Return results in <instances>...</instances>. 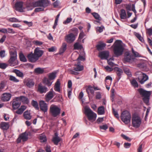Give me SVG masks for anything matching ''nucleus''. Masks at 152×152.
<instances>
[{"instance_id":"nucleus-9","label":"nucleus","mask_w":152,"mask_h":152,"mask_svg":"<svg viewBox=\"0 0 152 152\" xmlns=\"http://www.w3.org/2000/svg\"><path fill=\"white\" fill-rule=\"evenodd\" d=\"M43 2H44L42 1H30L27 4L26 9L28 11L32 10L34 8L38 6H43L41 4ZM43 6H44L43 5Z\"/></svg>"},{"instance_id":"nucleus-13","label":"nucleus","mask_w":152,"mask_h":152,"mask_svg":"<svg viewBox=\"0 0 152 152\" xmlns=\"http://www.w3.org/2000/svg\"><path fill=\"white\" fill-rule=\"evenodd\" d=\"M135 58L133 55H130L129 52L125 53L124 60L126 62L132 63L134 61Z\"/></svg>"},{"instance_id":"nucleus-52","label":"nucleus","mask_w":152,"mask_h":152,"mask_svg":"<svg viewBox=\"0 0 152 152\" xmlns=\"http://www.w3.org/2000/svg\"><path fill=\"white\" fill-rule=\"evenodd\" d=\"M72 18H68L66 20L63 22V23L64 24H67L72 21Z\"/></svg>"},{"instance_id":"nucleus-34","label":"nucleus","mask_w":152,"mask_h":152,"mask_svg":"<svg viewBox=\"0 0 152 152\" xmlns=\"http://www.w3.org/2000/svg\"><path fill=\"white\" fill-rule=\"evenodd\" d=\"M26 107L24 105H22L16 111V113L18 114H22L24 110L26 109Z\"/></svg>"},{"instance_id":"nucleus-45","label":"nucleus","mask_w":152,"mask_h":152,"mask_svg":"<svg viewBox=\"0 0 152 152\" xmlns=\"http://www.w3.org/2000/svg\"><path fill=\"white\" fill-rule=\"evenodd\" d=\"M91 14L96 19L101 20V18L98 13L95 12H94L92 13Z\"/></svg>"},{"instance_id":"nucleus-44","label":"nucleus","mask_w":152,"mask_h":152,"mask_svg":"<svg viewBox=\"0 0 152 152\" xmlns=\"http://www.w3.org/2000/svg\"><path fill=\"white\" fill-rule=\"evenodd\" d=\"M39 139L41 142H45L47 140L46 136L42 134H41L40 135Z\"/></svg>"},{"instance_id":"nucleus-14","label":"nucleus","mask_w":152,"mask_h":152,"mask_svg":"<svg viewBox=\"0 0 152 152\" xmlns=\"http://www.w3.org/2000/svg\"><path fill=\"white\" fill-rule=\"evenodd\" d=\"M28 134L26 132H25L19 135V137L17 140V143H20L22 140L23 142L27 141L28 139Z\"/></svg>"},{"instance_id":"nucleus-55","label":"nucleus","mask_w":152,"mask_h":152,"mask_svg":"<svg viewBox=\"0 0 152 152\" xmlns=\"http://www.w3.org/2000/svg\"><path fill=\"white\" fill-rule=\"evenodd\" d=\"M5 86V82L4 81H2L0 83V91H2L4 89Z\"/></svg>"},{"instance_id":"nucleus-39","label":"nucleus","mask_w":152,"mask_h":152,"mask_svg":"<svg viewBox=\"0 0 152 152\" xmlns=\"http://www.w3.org/2000/svg\"><path fill=\"white\" fill-rule=\"evenodd\" d=\"M82 48V46L78 42L75 43L74 45V49L75 50H81Z\"/></svg>"},{"instance_id":"nucleus-53","label":"nucleus","mask_w":152,"mask_h":152,"mask_svg":"<svg viewBox=\"0 0 152 152\" xmlns=\"http://www.w3.org/2000/svg\"><path fill=\"white\" fill-rule=\"evenodd\" d=\"M104 28V27L103 26L100 27H97L96 28V30L97 31L99 32V33L102 32Z\"/></svg>"},{"instance_id":"nucleus-25","label":"nucleus","mask_w":152,"mask_h":152,"mask_svg":"<svg viewBox=\"0 0 152 152\" xmlns=\"http://www.w3.org/2000/svg\"><path fill=\"white\" fill-rule=\"evenodd\" d=\"M60 141L61 138L58 136V133L57 132L55 133L54 136L53 137L52 139V142L55 145H57Z\"/></svg>"},{"instance_id":"nucleus-47","label":"nucleus","mask_w":152,"mask_h":152,"mask_svg":"<svg viewBox=\"0 0 152 152\" xmlns=\"http://www.w3.org/2000/svg\"><path fill=\"white\" fill-rule=\"evenodd\" d=\"M9 79L10 80L14 82L17 83L19 81V80L17 79L15 77L12 75H10L9 77Z\"/></svg>"},{"instance_id":"nucleus-59","label":"nucleus","mask_w":152,"mask_h":152,"mask_svg":"<svg viewBox=\"0 0 152 152\" xmlns=\"http://www.w3.org/2000/svg\"><path fill=\"white\" fill-rule=\"evenodd\" d=\"M34 43L37 45L40 46L43 44V42H42L36 40L34 42Z\"/></svg>"},{"instance_id":"nucleus-5","label":"nucleus","mask_w":152,"mask_h":152,"mask_svg":"<svg viewBox=\"0 0 152 152\" xmlns=\"http://www.w3.org/2000/svg\"><path fill=\"white\" fill-rule=\"evenodd\" d=\"M85 110V113L89 121L96 120L97 116L96 113L94 112L89 107H86Z\"/></svg>"},{"instance_id":"nucleus-41","label":"nucleus","mask_w":152,"mask_h":152,"mask_svg":"<svg viewBox=\"0 0 152 152\" xmlns=\"http://www.w3.org/2000/svg\"><path fill=\"white\" fill-rule=\"evenodd\" d=\"M19 56L20 60L21 61L26 62L27 61V59L24 55L22 53H20L19 54Z\"/></svg>"},{"instance_id":"nucleus-46","label":"nucleus","mask_w":152,"mask_h":152,"mask_svg":"<svg viewBox=\"0 0 152 152\" xmlns=\"http://www.w3.org/2000/svg\"><path fill=\"white\" fill-rule=\"evenodd\" d=\"M131 84L135 88H137L138 86L137 82L135 79H133L131 81Z\"/></svg>"},{"instance_id":"nucleus-12","label":"nucleus","mask_w":152,"mask_h":152,"mask_svg":"<svg viewBox=\"0 0 152 152\" xmlns=\"http://www.w3.org/2000/svg\"><path fill=\"white\" fill-rule=\"evenodd\" d=\"M39 106L40 110L45 114L47 113L48 109V104L43 100H41L39 102Z\"/></svg>"},{"instance_id":"nucleus-42","label":"nucleus","mask_w":152,"mask_h":152,"mask_svg":"<svg viewBox=\"0 0 152 152\" xmlns=\"http://www.w3.org/2000/svg\"><path fill=\"white\" fill-rule=\"evenodd\" d=\"M86 91L88 95L89 92L92 94L94 95V90L93 89L92 87L91 86H88V88L86 89Z\"/></svg>"},{"instance_id":"nucleus-6","label":"nucleus","mask_w":152,"mask_h":152,"mask_svg":"<svg viewBox=\"0 0 152 152\" xmlns=\"http://www.w3.org/2000/svg\"><path fill=\"white\" fill-rule=\"evenodd\" d=\"M84 69V67L83 65H80L79 64H75L73 69L69 68L68 69V71L70 74L75 75H78L79 73L77 72L82 71Z\"/></svg>"},{"instance_id":"nucleus-62","label":"nucleus","mask_w":152,"mask_h":152,"mask_svg":"<svg viewBox=\"0 0 152 152\" xmlns=\"http://www.w3.org/2000/svg\"><path fill=\"white\" fill-rule=\"evenodd\" d=\"M108 127L107 126L106 124L100 126L99 127L100 129H103L104 130H106L107 129Z\"/></svg>"},{"instance_id":"nucleus-57","label":"nucleus","mask_w":152,"mask_h":152,"mask_svg":"<svg viewBox=\"0 0 152 152\" xmlns=\"http://www.w3.org/2000/svg\"><path fill=\"white\" fill-rule=\"evenodd\" d=\"M7 66V65L4 63H0V68L2 69H5Z\"/></svg>"},{"instance_id":"nucleus-61","label":"nucleus","mask_w":152,"mask_h":152,"mask_svg":"<svg viewBox=\"0 0 152 152\" xmlns=\"http://www.w3.org/2000/svg\"><path fill=\"white\" fill-rule=\"evenodd\" d=\"M59 4V1L58 0L56 1L53 4V5L54 7H58Z\"/></svg>"},{"instance_id":"nucleus-18","label":"nucleus","mask_w":152,"mask_h":152,"mask_svg":"<svg viewBox=\"0 0 152 152\" xmlns=\"http://www.w3.org/2000/svg\"><path fill=\"white\" fill-rule=\"evenodd\" d=\"M109 55V53L107 51H103L99 53V56L101 59H107Z\"/></svg>"},{"instance_id":"nucleus-60","label":"nucleus","mask_w":152,"mask_h":152,"mask_svg":"<svg viewBox=\"0 0 152 152\" xmlns=\"http://www.w3.org/2000/svg\"><path fill=\"white\" fill-rule=\"evenodd\" d=\"M56 50V48L55 47L53 46L50 48L48 49V51L49 52H53L55 51Z\"/></svg>"},{"instance_id":"nucleus-48","label":"nucleus","mask_w":152,"mask_h":152,"mask_svg":"<svg viewBox=\"0 0 152 152\" xmlns=\"http://www.w3.org/2000/svg\"><path fill=\"white\" fill-rule=\"evenodd\" d=\"M124 71L125 73L127 74L129 77L132 76L130 70L127 68H125L124 69Z\"/></svg>"},{"instance_id":"nucleus-50","label":"nucleus","mask_w":152,"mask_h":152,"mask_svg":"<svg viewBox=\"0 0 152 152\" xmlns=\"http://www.w3.org/2000/svg\"><path fill=\"white\" fill-rule=\"evenodd\" d=\"M135 36L137 37L140 41L141 42H144V40L143 38L142 37L141 35L138 33H136Z\"/></svg>"},{"instance_id":"nucleus-7","label":"nucleus","mask_w":152,"mask_h":152,"mask_svg":"<svg viewBox=\"0 0 152 152\" xmlns=\"http://www.w3.org/2000/svg\"><path fill=\"white\" fill-rule=\"evenodd\" d=\"M50 112L52 116L56 117L60 114L61 109L57 106L52 104L50 107Z\"/></svg>"},{"instance_id":"nucleus-27","label":"nucleus","mask_w":152,"mask_h":152,"mask_svg":"<svg viewBox=\"0 0 152 152\" xmlns=\"http://www.w3.org/2000/svg\"><path fill=\"white\" fill-rule=\"evenodd\" d=\"M9 124L7 122H2L0 124L1 129L4 130H7L9 128Z\"/></svg>"},{"instance_id":"nucleus-29","label":"nucleus","mask_w":152,"mask_h":152,"mask_svg":"<svg viewBox=\"0 0 152 152\" xmlns=\"http://www.w3.org/2000/svg\"><path fill=\"white\" fill-rule=\"evenodd\" d=\"M126 8L127 10L131 11L132 10L135 13H136V11L135 9V6L134 4H127L126 5Z\"/></svg>"},{"instance_id":"nucleus-64","label":"nucleus","mask_w":152,"mask_h":152,"mask_svg":"<svg viewBox=\"0 0 152 152\" xmlns=\"http://www.w3.org/2000/svg\"><path fill=\"white\" fill-rule=\"evenodd\" d=\"M5 56V51L2 50L0 52V56L1 58H3Z\"/></svg>"},{"instance_id":"nucleus-17","label":"nucleus","mask_w":152,"mask_h":152,"mask_svg":"<svg viewBox=\"0 0 152 152\" xmlns=\"http://www.w3.org/2000/svg\"><path fill=\"white\" fill-rule=\"evenodd\" d=\"M27 58L29 61L32 63L36 62L39 59L32 52L28 54Z\"/></svg>"},{"instance_id":"nucleus-54","label":"nucleus","mask_w":152,"mask_h":152,"mask_svg":"<svg viewBox=\"0 0 152 152\" xmlns=\"http://www.w3.org/2000/svg\"><path fill=\"white\" fill-rule=\"evenodd\" d=\"M132 53L134 54V55H133V56H134L135 58V57H139L140 56L139 53L138 52L135 51L133 48L132 49Z\"/></svg>"},{"instance_id":"nucleus-15","label":"nucleus","mask_w":152,"mask_h":152,"mask_svg":"<svg viewBox=\"0 0 152 152\" xmlns=\"http://www.w3.org/2000/svg\"><path fill=\"white\" fill-rule=\"evenodd\" d=\"M75 39L74 34L70 33L66 35L65 37V40L68 43H71L73 42Z\"/></svg>"},{"instance_id":"nucleus-2","label":"nucleus","mask_w":152,"mask_h":152,"mask_svg":"<svg viewBox=\"0 0 152 152\" xmlns=\"http://www.w3.org/2000/svg\"><path fill=\"white\" fill-rule=\"evenodd\" d=\"M10 58L8 61L9 65L12 66H14L18 64V61L17 58V52L16 51H10Z\"/></svg>"},{"instance_id":"nucleus-51","label":"nucleus","mask_w":152,"mask_h":152,"mask_svg":"<svg viewBox=\"0 0 152 152\" xmlns=\"http://www.w3.org/2000/svg\"><path fill=\"white\" fill-rule=\"evenodd\" d=\"M113 60V58H111L108 60L107 61L108 64L111 66H113L115 65V64L112 61Z\"/></svg>"},{"instance_id":"nucleus-37","label":"nucleus","mask_w":152,"mask_h":152,"mask_svg":"<svg viewBox=\"0 0 152 152\" xmlns=\"http://www.w3.org/2000/svg\"><path fill=\"white\" fill-rule=\"evenodd\" d=\"M104 107L103 106H101L98 108V115H102L104 113Z\"/></svg>"},{"instance_id":"nucleus-31","label":"nucleus","mask_w":152,"mask_h":152,"mask_svg":"<svg viewBox=\"0 0 152 152\" xmlns=\"http://www.w3.org/2000/svg\"><path fill=\"white\" fill-rule=\"evenodd\" d=\"M120 15L121 19H125L126 18V11L124 10L121 9V10Z\"/></svg>"},{"instance_id":"nucleus-19","label":"nucleus","mask_w":152,"mask_h":152,"mask_svg":"<svg viewBox=\"0 0 152 152\" xmlns=\"http://www.w3.org/2000/svg\"><path fill=\"white\" fill-rule=\"evenodd\" d=\"M12 96L11 94L10 93H4L1 96V99L4 102H7L10 100Z\"/></svg>"},{"instance_id":"nucleus-8","label":"nucleus","mask_w":152,"mask_h":152,"mask_svg":"<svg viewBox=\"0 0 152 152\" xmlns=\"http://www.w3.org/2000/svg\"><path fill=\"white\" fill-rule=\"evenodd\" d=\"M135 74L141 84H143L148 79V77L146 75L141 72H137Z\"/></svg>"},{"instance_id":"nucleus-26","label":"nucleus","mask_w":152,"mask_h":152,"mask_svg":"<svg viewBox=\"0 0 152 152\" xmlns=\"http://www.w3.org/2000/svg\"><path fill=\"white\" fill-rule=\"evenodd\" d=\"M26 85L29 88L32 87L34 85V83L31 79H28L24 81Z\"/></svg>"},{"instance_id":"nucleus-1","label":"nucleus","mask_w":152,"mask_h":152,"mask_svg":"<svg viewBox=\"0 0 152 152\" xmlns=\"http://www.w3.org/2000/svg\"><path fill=\"white\" fill-rule=\"evenodd\" d=\"M121 41L117 40L114 45L113 52L116 57L121 55L123 53L124 48L122 45L119 42Z\"/></svg>"},{"instance_id":"nucleus-36","label":"nucleus","mask_w":152,"mask_h":152,"mask_svg":"<svg viewBox=\"0 0 152 152\" xmlns=\"http://www.w3.org/2000/svg\"><path fill=\"white\" fill-rule=\"evenodd\" d=\"M44 68L40 67L36 68L34 70L35 72L38 74H42L44 72Z\"/></svg>"},{"instance_id":"nucleus-38","label":"nucleus","mask_w":152,"mask_h":152,"mask_svg":"<svg viewBox=\"0 0 152 152\" xmlns=\"http://www.w3.org/2000/svg\"><path fill=\"white\" fill-rule=\"evenodd\" d=\"M7 20L9 22L12 23H16L20 22V21L18 19L14 17L9 18H7Z\"/></svg>"},{"instance_id":"nucleus-3","label":"nucleus","mask_w":152,"mask_h":152,"mask_svg":"<svg viewBox=\"0 0 152 152\" xmlns=\"http://www.w3.org/2000/svg\"><path fill=\"white\" fill-rule=\"evenodd\" d=\"M138 91L140 94L143 97V100L144 103L147 105H149L150 96L151 94V91H147L142 88L139 89Z\"/></svg>"},{"instance_id":"nucleus-40","label":"nucleus","mask_w":152,"mask_h":152,"mask_svg":"<svg viewBox=\"0 0 152 152\" xmlns=\"http://www.w3.org/2000/svg\"><path fill=\"white\" fill-rule=\"evenodd\" d=\"M106 45L104 43H102L98 44L96 46L97 49L98 50H102L106 46Z\"/></svg>"},{"instance_id":"nucleus-43","label":"nucleus","mask_w":152,"mask_h":152,"mask_svg":"<svg viewBox=\"0 0 152 152\" xmlns=\"http://www.w3.org/2000/svg\"><path fill=\"white\" fill-rule=\"evenodd\" d=\"M48 78L49 80H52L55 79L56 76V73L55 72H52L49 73L48 75Z\"/></svg>"},{"instance_id":"nucleus-21","label":"nucleus","mask_w":152,"mask_h":152,"mask_svg":"<svg viewBox=\"0 0 152 152\" xmlns=\"http://www.w3.org/2000/svg\"><path fill=\"white\" fill-rule=\"evenodd\" d=\"M43 53L42 50H41L39 48L37 47L35 49L34 53L39 59V57L42 56Z\"/></svg>"},{"instance_id":"nucleus-16","label":"nucleus","mask_w":152,"mask_h":152,"mask_svg":"<svg viewBox=\"0 0 152 152\" xmlns=\"http://www.w3.org/2000/svg\"><path fill=\"white\" fill-rule=\"evenodd\" d=\"M23 3L22 1H17L15 4V10L18 12H23L24 8L23 7Z\"/></svg>"},{"instance_id":"nucleus-58","label":"nucleus","mask_w":152,"mask_h":152,"mask_svg":"<svg viewBox=\"0 0 152 152\" xmlns=\"http://www.w3.org/2000/svg\"><path fill=\"white\" fill-rule=\"evenodd\" d=\"M85 36V35L83 31H82L81 32L80 34L79 37V39H81Z\"/></svg>"},{"instance_id":"nucleus-23","label":"nucleus","mask_w":152,"mask_h":152,"mask_svg":"<svg viewBox=\"0 0 152 152\" xmlns=\"http://www.w3.org/2000/svg\"><path fill=\"white\" fill-rule=\"evenodd\" d=\"M114 69L118 76L117 80L118 81L121 78V76L123 73V71L122 69L117 67H115Z\"/></svg>"},{"instance_id":"nucleus-11","label":"nucleus","mask_w":152,"mask_h":152,"mask_svg":"<svg viewBox=\"0 0 152 152\" xmlns=\"http://www.w3.org/2000/svg\"><path fill=\"white\" fill-rule=\"evenodd\" d=\"M42 1L43 2L42 4L43 6H38L37 7H40L36 8L35 9L34 12H38L40 11H42L44 10V8L48 6L49 4V1L48 0H39L37 1Z\"/></svg>"},{"instance_id":"nucleus-4","label":"nucleus","mask_w":152,"mask_h":152,"mask_svg":"<svg viewBox=\"0 0 152 152\" xmlns=\"http://www.w3.org/2000/svg\"><path fill=\"white\" fill-rule=\"evenodd\" d=\"M131 118V115L128 111H124L121 113V120L126 124H128L130 122Z\"/></svg>"},{"instance_id":"nucleus-28","label":"nucleus","mask_w":152,"mask_h":152,"mask_svg":"<svg viewBox=\"0 0 152 152\" xmlns=\"http://www.w3.org/2000/svg\"><path fill=\"white\" fill-rule=\"evenodd\" d=\"M17 99L21 101L24 104H28L29 103V100L28 98L24 96H20V97H17Z\"/></svg>"},{"instance_id":"nucleus-20","label":"nucleus","mask_w":152,"mask_h":152,"mask_svg":"<svg viewBox=\"0 0 152 152\" xmlns=\"http://www.w3.org/2000/svg\"><path fill=\"white\" fill-rule=\"evenodd\" d=\"M20 101L19 99H17V97L12 101V107L15 110L17 109L20 106Z\"/></svg>"},{"instance_id":"nucleus-32","label":"nucleus","mask_w":152,"mask_h":152,"mask_svg":"<svg viewBox=\"0 0 152 152\" xmlns=\"http://www.w3.org/2000/svg\"><path fill=\"white\" fill-rule=\"evenodd\" d=\"M13 72L16 74L17 76L19 77L23 78L24 76L23 73L18 69H15L13 70Z\"/></svg>"},{"instance_id":"nucleus-30","label":"nucleus","mask_w":152,"mask_h":152,"mask_svg":"<svg viewBox=\"0 0 152 152\" xmlns=\"http://www.w3.org/2000/svg\"><path fill=\"white\" fill-rule=\"evenodd\" d=\"M50 80H49V78L45 77L43 80V82L45 85L48 86H50L53 83V81L51 82Z\"/></svg>"},{"instance_id":"nucleus-24","label":"nucleus","mask_w":152,"mask_h":152,"mask_svg":"<svg viewBox=\"0 0 152 152\" xmlns=\"http://www.w3.org/2000/svg\"><path fill=\"white\" fill-rule=\"evenodd\" d=\"M53 89L48 93L45 95V99L46 101L48 102L51 100L53 97Z\"/></svg>"},{"instance_id":"nucleus-56","label":"nucleus","mask_w":152,"mask_h":152,"mask_svg":"<svg viewBox=\"0 0 152 152\" xmlns=\"http://www.w3.org/2000/svg\"><path fill=\"white\" fill-rule=\"evenodd\" d=\"M113 113L114 116L117 118L119 119V116L117 111H115L114 108H112Z\"/></svg>"},{"instance_id":"nucleus-22","label":"nucleus","mask_w":152,"mask_h":152,"mask_svg":"<svg viewBox=\"0 0 152 152\" xmlns=\"http://www.w3.org/2000/svg\"><path fill=\"white\" fill-rule=\"evenodd\" d=\"M48 91V88L45 86L42 85L41 83L39 84L37 91L41 94L46 93Z\"/></svg>"},{"instance_id":"nucleus-35","label":"nucleus","mask_w":152,"mask_h":152,"mask_svg":"<svg viewBox=\"0 0 152 152\" xmlns=\"http://www.w3.org/2000/svg\"><path fill=\"white\" fill-rule=\"evenodd\" d=\"M23 116L24 118L28 120H30L31 118V116L30 115V114L28 111H26L23 113Z\"/></svg>"},{"instance_id":"nucleus-10","label":"nucleus","mask_w":152,"mask_h":152,"mask_svg":"<svg viewBox=\"0 0 152 152\" xmlns=\"http://www.w3.org/2000/svg\"><path fill=\"white\" fill-rule=\"evenodd\" d=\"M141 124V120L140 117L136 115H133L132 118L133 126L137 128L140 126Z\"/></svg>"},{"instance_id":"nucleus-63","label":"nucleus","mask_w":152,"mask_h":152,"mask_svg":"<svg viewBox=\"0 0 152 152\" xmlns=\"http://www.w3.org/2000/svg\"><path fill=\"white\" fill-rule=\"evenodd\" d=\"M104 68L108 72H111L113 71V69L110 67L108 66H107L104 67Z\"/></svg>"},{"instance_id":"nucleus-49","label":"nucleus","mask_w":152,"mask_h":152,"mask_svg":"<svg viewBox=\"0 0 152 152\" xmlns=\"http://www.w3.org/2000/svg\"><path fill=\"white\" fill-rule=\"evenodd\" d=\"M32 105L37 110L39 108L38 103L36 101L32 100L31 102Z\"/></svg>"},{"instance_id":"nucleus-33","label":"nucleus","mask_w":152,"mask_h":152,"mask_svg":"<svg viewBox=\"0 0 152 152\" xmlns=\"http://www.w3.org/2000/svg\"><path fill=\"white\" fill-rule=\"evenodd\" d=\"M66 44L65 43H63L62 46L60 49L59 53L60 54L63 53L66 49Z\"/></svg>"}]
</instances>
